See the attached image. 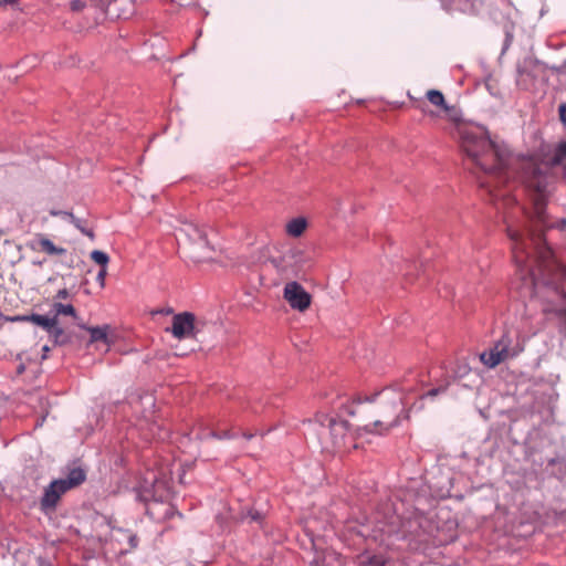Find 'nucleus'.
Segmentation results:
<instances>
[{
  "label": "nucleus",
  "mask_w": 566,
  "mask_h": 566,
  "mask_svg": "<svg viewBox=\"0 0 566 566\" xmlns=\"http://www.w3.org/2000/svg\"><path fill=\"white\" fill-rule=\"evenodd\" d=\"M512 241L513 261L516 268V289L523 297L537 295L539 286H546L560 295L564 307L557 311L564 322L563 332L566 334V292L560 284L566 282V268L558 263L552 249L547 245L542 233L532 230L520 231L507 227Z\"/></svg>",
  "instance_id": "f257e3e1"
},
{
  "label": "nucleus",
  "mask_w": 566,
  "mask_h": 566,
  "mask_svg": "<svg viewBox=\"0 0 566 566\" xmlns=\"http://www.w3.org/2000/svg\"><path fill=\"white\" fill-rule=\"evenodd\" d=\"M459 135L467 159L484 174V178H479V185L488 191L491 200H501L504 206L516 203L515 197L497 189L500 185L507 184L514 174L509 147L493 140L481 125L461 126Z\"/></svg>",
  "instance_id": "f03ea898"
},
{
  "label": "nucleus",
  "mask_w": 566,
  "mask_h": 566,
  "mask_svg": "<svg viewBox=\"0 0 566 566\" xmlns=\"http://www.w3.org/2000/svg\"><path fill=\"white\" fill-rule=\"evenodd\" d=\"M395 521L399 522L403 533L432 535L434 532H448L457 526V520L439 497H395L391 503Z\"/></svg>",
  "instance_id": "7ed1b4c3"
},
{
  "label": "nucleus",
  "mask_w": 566,
  "mask_h": 566,
  "mask_svg": "<svg viewBox=\"0 0 566 566\" xmlns=\"http://www.w3.org/2000/svg\"><path fill=\"white\" fill-rule=\"evenodd\" d=\"M413 391L415 388L412 386H408L405 382L396 384L371 396H366L364 399L358 398L357 401L345 403L340 410L344 415L355 416V402H377L376 410L379 418L358 430L366 433L386 434L392 428L399 426L402 419L408 418V411L406 410L407 399Z\"/></svg>",
  "instance_id": "20e7f679"
},
{
  "label": "nucleus",
  "mask_w": 566,
  "mask_h": 566,
  "mask_svg": "<svg viewBox=\"0 0 566 566\" xmlns=\"http://www.w3.org/2000/svg\"><path fill=\"white\" fill-rule=\"evenodd\" d=\"M349 431L346 420L336 419L325 413H317L314 419L304 421V434L317 439L323 450L339 449L345 443Z\"/></svg>",
  "instance_id": "39448f33"
},
{
  "label": "nucleus",
  "mask_w": 566,
  "mask_h": 566,
  "mask_svg": "<svg viewBox=\"0 0 566 566\" xmlns=\"http://www.w3.org/2000/svg\"><path fill=\"white\" fill-rule=\"evenodd\" d=\"M524 350V340L517 332L506 331L492 347L480 355L481 361L489 368L517 357Z\"/></svg>",
  "instance_id": "423d86ee"
},
{
  "label": "nucleus",
  "mask_w": 566,
  "mask_h": 566,
  "mask_svg": "<svg viewBox=\"0 0 566 566\" xmlns=\"http://www.w3.org/2000/svg\"><path fill=\"white\" fill-rule=\"evenodd\" d=\"M520 179L525 188L537 195L538 199H542L547 195L549 176L538 166L531 163L525 164Z\"/></svg>",
  "instance_id": "0eeeda50"
},
{
  "label": "nucleus",
  "mask_w": 566,
  "mask_h": 566,
  "mask_svg": "<svg viewBox=\"0 0 566 566\" xmlns=\"http://www.w3.org/2000/svg\"><path fill=\"white\" fill-rule=\"evenodd\" d=\"M166 331L177 339L190 338L200 332V323L193 313L182 312L172 316L171 326Z\"/></svg>",
  "instance_id": "6e6552de"
},
{
  "label": "nucleus",
  "mask_w": 566,
  "mask_h": 566,
  "mask_svg": "<svg viewBox=\"0 0 566 566\" xmlns=\"http://www.w3.org/2000/svg\"><path fill=\"white\" fill-rule=\"evenodd\" d=\"M284 298L293 310L305 311L311 305V295L296 281L285 284Z\"/></svg>",
  "instance_id": "1a4fd4ad"
},
{
  "label": "nucleus",
  "mask_w": 566,
  "mask_h": 566,
  "mask_svg": "<svg viewBox=\"0 0 566 566\" xmlns=\"http://www.w3.org/2000/svg\"><path fill=\"white\" fill-rule=\"evenodd\" d=\"M261 412V406L259 402L242 401L239 407H230L226 410L228 422L232 428L239 426V423L248 422L251 416L259 415Z\"/></svg>",
  "instance_id": "9d476101"
},
{
  "label": "nucleus",
  "mask_w": 566,
  "mask_h": 566,
  "mask_svg": "<svg viewBox=\"0 0 566 566\" xmlns=\"http://www.w3.org/2000/svg\"><path fill=\"white\" fill-rule=\"evenodd\" d=\"M441 7L450 14L476 15L482 7L480 0H440Z\"/></svg>",
  "instance_id": "9b49d317"
},
{
  "label": "nucleus",
  "mask_w": 566,
  "mask_h": 566,
  "mask_svg": "<svg viewBox=\"0 0 566 566\" xmlns=\"http://www.w3.org/2000/svg\"><path fill=\"white\" fill-rule=\"evenodd\" d=\"M181 235L200 249H210L205 229L192 222L185 223L184 227L179 229L177 239L180 240Z\"/></svg>",
  "instance_id": "f8f14e48"
},
{
  "label": "nucleus",
  "mask_w": 566,
  "mask_h": 566,
  "mask_svg": "<svg viewBox=\"0 0 566 566\" xmlns=\"http://www.w3.org/2000/svg\"><path fill=\"white\" fill-rule=\"evenodd\" d=\"M80 327L90 333V343L102 342L106 346H111L113 344V340L109 337L111 326L108 324L102 326L81 325Z\"/></svg>",
  "instance_id": "ddd939ff"
},
{
  "label": "nucleus",
  "mask_w": 566,
  "mask_h": 566,
  "mask_svg": "<svg viewBox=\"0 0 566 566\" xmlns=\"http://www.w3.org/2000/svg\"><path fill=\"white\" fill-rule=\"evenodd\" d=\"M387 562L388 559L384 554L370 551L358 554L355 560L357 566H385Z\"/></svg>",
  "instance_id": "4468645a"
},
{
  "label": "nucleus",
  "mask_w": 566,
  "mask_h": 566,
  "mask_svg": "<svg viewBox=\"0 0 566 566\" xmlns=\"http://www.w3.org/2000/svg\"><path fill=\"white\" fill-rule=\"evenodd\" d=\"M46 333L50 340H52L53 345L55 346H63L71 342V337L59 325V318H55V321L53 322V326L49 327Z\"/></svg>",
  "instance_id": "2eb2a0df"
},
{
  "label": "nucleus",
  "mask_w": 566,
  "mask_h": 566,
  "mask_svg": "<svg viewBox=\"0 0 566 566\" xmlns=\"http://www.w3.org/2000/svg\"><path fill=\"white\" fill-rule=\"evenodd\" d=\"M35 243L38 249L49 255H64L66 254V249L56 247L53 241L44 235H39L35 239Z\"/></svg>",
  "instance_id": "dca6fc26"
},
{
  "label": "nucleus",
  "mask_w": 566,
  "mask_h": 566,
  "mask_svg": "<svg viewBox=\"0 0 566 566\" xmlns=\"http://www.w3.org/2000/svg\"><path fill=\"white\" fill-rule=\"evenodd\" d=\"M64 476L69 485L76 488L86 480V471L80 465L67 467Z\"/></svg>",
  "instance_id": "f3484780"
},
{
  "label": "nucleus",
  "mask_w": 566,
  "mask_h": 566,
  "mask_svg": "<svg viewBox=\"0 0 566 566\" xmlns=\"http://www.w3.org/2000/svg\"><path fill=\"white\" fill-rule=\"evenodd\" d=\"M74 489L67 484L65 476L55 479L44 489L43 495H63L67 491Z\"/></svg>",
  "instance_id": "a211bd4d"
},
{
  "label": "nucleus",
  "mask_w": 566,
  "mask_h": 566,
  "mask_svg": "<svg viewBox=\"0 0 566 566\" xmlns=\"http://www.w3.org/2000/svg\"><path fill=\"white\" fill-rule=\"evenodd\" d=\"M447 390V387L446 386H439V387H436V388H432L423 394H421L419 396V399L417 401H415L411 407L409 408L408 411H419L423 408V399L426 398H433L442 392H444Z\"/></svg>",
  "instance_id": "6ab92c4d"
},
{
  "label": "nucleus",
  "mask_w": 566,
  "mask_h": 566,
  "mask_svg": "<svg viewBox=\"0 0 566 566\" xmlns=\"http://www.w3.org/2000/svg\"><path fill=\"white\" fill-rule=\"evenodd\" d=\"M531 62L525 61L523 65L517 67V84L527 90L531 85L532 80L534 78L532 72L528 70V64Z\"/></svg>",
  "instance_id": "aec40b11"
},
{
  "label": "nucleus",
  "mask_w": 566,
  "mask_h": 566,
  "mask_svg": "<svg viewBox=\"0 0 566 566\" xmlns=\"http://www.w3.org/2000/svg\"><path fill=\"white\" fill-rule=\"evenodd\" d=\"M56 316L49 317L36 313L29 314V322L42 327L45 332L53 326Z\"/></svg>",
  "instance_id": "412c9836"
},
{
  "label": "nucleus",
  "mask_w": 566,
  "mask_h": 566,
  "mask_svg": "<svg viewBox=\"0 0 566 566\" xmlns=\"http://www.w3.org/2000/svg\"><path fill=\"white\" fill-rule=\"evenodd\" d=\"M305 228H306L305 219L294 218L287 223L286 231L290 235L298 237L303 233Z\"/></svg>",
  "instance_id": "4be33fe9"
},
{
  "label": "nucleus",
  "mask_w": 566,
  "mask_h": 566,
  "mask_svg": "<svg viewBox=\"0 0 566 566\" xmlns=\"http://www.w3.org/2000/svg\"><path fill=\"white\" fill-rule=\"evenodd\" d=\"M335 558L332 552L315 553L313 558L308 562L311 566H331V560Z\"/></svg>",
  "instance_id": "5701e85b"
},
{
  "label": "nucleus",
  "mask_w": 566,
  "mask_h": 566,
  "mask_svg": "<svg viewBox=\"0 0 566 566\" xmlns=\"http://www.w3.org/2000/svg\"><path fill=\"white\" fill-rule=\"evenodd\" d=\"M52 311L54 312L53 316H56V318H59V315L76 316V310L72 304L56 302L52 305Z\"/></svg>",
  "instance_id": "b1692460"
},
{
  "label": "nucleus",
  "mask_w": 566,
  "mask_h": 566,
  "mask_svg": "<svg viewBox=\"0 0 566 566\" xmlns=\"http://www.w3.org/2000/svg\"><path fill=\"white\" fill-rule=\"evenodd\" d=\"M427 97L432 105L442 107L446 111L449 109V106L446 104L444 96L440 91L430 90L427 93Z\"/></svg>",
  "instance_id": "393cba45"
},
{
  "label": "nucleus",
  "mask_w": 566,
  "mask_h": 566,
  "mask_svg": "<svg viewBox=\"0 0 566 566\" xmlns=\"http://www.w3.org/2000/svg\"><path fill=\"white\" fill-rule=\"evenodd\" d=\"M565 160H566V140L560 142L555 147V149L553 151V156H552V164L560 165Z\"/></svg>",
  "instance_id": "a878e982"
},
{
  "label": "nucleus",
  "mask_w": 566,
  "mask_h": 566,
  "mask_svg": "<svg viewBox=\"0 0 566 566\" xmlns=\"http://www.w3.org/2000/svg\"><path fill=\"white\" fill-rule=\"evenodd\" d=\"M208 437L217 440H232L239 437V432H234L231 429L222 431L211 430L208 432Z\"/></svg>",
  "instance_id": "bb28decb"
},
{
  "label": "nucleus",
  "mask_w": 566,
  "mask_h": 566,
  "mask_svg": "<svg viewBox=\"0 0 566 566\" xmlns=\"http://www.w3.org/2000/svg\"><path fill=\"white\" fill-rule=\"evenodd\" d=\"M62 497H41V510L46 514L51 515Z\"/></svg>",
  "instance_id": "cd10ccee"
},
{
  "label": "nucleus",
  "mask_w": 566,
  "mask_h": 566,
  "mask_svg": "<svg viewBox=\"0 0 566 566\" xmlns=\"http://www.w3.org/2000/svg\"><path fill=\"white\" fill-rule=\"evenodd\" d=\"M244 516L249 517L252 522L261 523L265 516V511L253 506L247 509Z\"/></svg>",
  "instance_id": "c85d7f7f"
},
{
  "label": "nucleus",
  "mask_w": 566,
  "mask_h": 566,
  "mask_svg": "<svg viewBox=\"0 0 566 566\" xmlns=\"http://www.w3.org/2000/svg\"><path fill=\"white\" fill-rule=\"evenodd\" d=\"M91 259L102 266H107V263L109 261V256L101 250L92 251Z\"/></svg>",
  "instance_id": "c756f323"
},
{
  "label": "nucleus",
  "mask_w": 566,
  "mask_h": 566,
  "mask_svg": "<svg viewBox=\"0 0 566 566\" xmlns=\"http://www.w3.org/2000/svg\"><path fill=\"white\" fill-rule=\"evenodd\" d=\"M3 319L12 323L29 322V315L3 316Z\"/></svg>",
  "instance_id": "7c9ffc66"
},
{
  "label": "nucleus",
  "mask_w": 566,
  "mask_h": 566,
  "mask_svg": "<svg viewBox=\"0 0 566 566\" xmlns=\"http://www.w3.org/2000/svg\"><path fill=\"white\" fill-rule=\"evenodd\" d=\"M51 214L55 216V217H62L63 219L67 220L70 223H71L72 219L75 217L72 212L63 211V210L51 211Z\"/></svg>",
  "instance_id": "2f4dec72"
},
{
  "label": "nucleus",
  "mask_w": 566,
  "mask_h": 566,
  "mask_svg": "<svg viewBox=\"0 0 566 566\" xmlns=\"http://www.w3.org/2000/svg\"><path fill=\"white\" fill-rule=\"evenodd\" d=\"M420 484V481H412V486L408 488L407 492L408 493H411L413 492L412 495H416V496H419V495H426L427 491L426 490H420V491H416V485Z\"/></svg>",
  "instance_id": "473e14b6"
},
{
  "label": "nucleus",
  "mask_w": 566,
  "mask_h": 566,
  "mask_svg": "<svg viewBox=\"0 0 566 566\" xmlns=\"http://www.w3.org/2000/svg\"><path fill=\"white\" fill-rule=\"evenodd\" d=\"M127 539L129 549H135L138 546L139 539L136 534L129 533Z\"/></svg>",
  "instance_id": "72a5a7b5"
},
{
  "label": "nucleus",
  "mask_w": 566,
  "mask_h": 566,
  "mask_svg": "<svg viewBox=\"0 0 566 566\" xmlns=\"http://www.w3.org/2000/svg\"><path fill=\"white\" fill-rule=\"evenodd\" d=\"M71 223L77 229L80 230L81 232L84 231V229L86 228L85 227V222L84 220L77 218V217H74L71 221Z\"/></svg>",
  "instance_id": "f704fd0d"
},
{
  "label": "nucleus",
  "mask_w": 566,
  "mask_h": 566,
  "mask_svg": "<svg viewBox=\"0 0 566 566\" xmlns=\"http://www.w3.org/2000/svg\"><path fill=\"white\" fill-rule=\"evenodd\" d=\"M70 297V292L67 289H61L57 291L55 298L57 300H66Z\"/></svg>",
  "instance_id": "c9c22d12"
},
{
  "label": "nucleus",
  "mask_w": 566,
  "mask_h": 566,
  "mask_svg": "<svg viewBox=\"0 0 566 566\" xmlns=\"http://www.w3.org/2000/svg\"><path fill=\"white\" fill-rule=\"evenodd\" d=\"M558 112L560 120L566 124V103L559 105Z\"/></svg>",
  "instance_id": "e433bc0d"
},
{
  "label": "nucleus",
  "mask_w": 566,
  "mask_h": 566,
  "mask_svg": "<svg viewBox=\"0 0 566 566\" xmlns=\"http://www.w3.org/2000/svg\"><path fill=\"white\" fill-rule=\"evenodd\" d=\"M106 275V266H102L99 272L97 273L96 280L101 283V285H104V280Z\"/></svg>",
  "instance_id": "4c0bfd02"
},
{
  "label": "nucleus",
  "mask_w": 566,
  "mask_h": 566,
  "mask_svg": "<svg viewBox=\"0 0 566 566\" xmlns=\"http://www.w3.org/2000/svg\"><path fill=\"white\" fill-rule=\"evenodd\" d=\"M552 228H556L562 231L565 230L566 229V219H560V220L556 221L554 224H552Z\"/></svg>",
  "instance_id": "58836bf2"
},
{
  "label": "nucleus",
  "mask_w": 566,
  "mask_h": 566,
  "mask_svg": "<svg viewBox=\"0 0 566 566\" xmlns=\"http://www.w3.org/2000/svg\"><path fill=\"white\" fill-rule=\"evenodd\" d=\"M82 233L86 237H88L91 240L95 239L94 231L92 229H88L87 227L82 231Z\"/></svg>",
  "instance_id": "ea45409f"
},
{
  "label": "nucleus",
  "mask_w": 566,
  "mask_h": 566,
  "mask_svg": "<svg viewBox=\"0 0 566 566\" xmlns=\"http://www.w3.org/2000/svg\"><path fill=\"white\" fill-rule=\"evenodd\" d=\"M511 42H512V36L510 34H506L502 53H504L507 50V48L510 46Z\"/></svg>",
  "instance_id": "a19ab883"
},
{
  "label": "nucleus",
  "mask_w": 566,
  "mask_h": 566,
  "mask_svg": "<svg viewBox=\"0 0 566 566\" xmlns=\"http://www.w3.org/2000/svg\"><path fill=\"white\" fill-rule=\"evenodd\" d=\"M549 465L551 467H557L558 472L560 474H563V475H566V473H565V470H566L565 463H563V464H549Z\"/></svg>",
  "instance_id": "79ce46f5"
},
{
  "label": "nucleus",
  "mask_w": 566,
  "mask_h": 566,
  "mask_svg": "<svg viewBox=\"0 0 566 566\" xmlns=\"http://www.w3.org/2000/svg\"><path fill=\"white\" fill-rule=\"evenodd\" d=\"M38 563L39 566H52L51 562L43 557H39Z\"/></svg>",
  "instance_id": "37998d69"
},
{
  "label": "nucleus",
  "mask_w": 566,
  "mask_h": 566,
  "mask_svg": "<svg viewBox=\"0 0 566 566\" xmlns=\"http://www.w3.org/2000/svg\"><path fill=\"white\" fill-rule=\"evenodd\" d=\"M51 348L48 345H44L42 347V359H46L49 356Z\"/></svg>",
  "instance_id": "c03bdc74"
},
{
  "label": "nucleus",
  "mask_w": 566,
  "mask_h": 566,
  "mask_svg": "<svg viewBox=\"0 0 566 566\" xmlns=\"http://www.w3.org/2000/svg\"><path fill=\"white\" fill-rule=\"evenodd\" d=\"M170 2L178 3L179 6H186L190 0H169Z\"/></svg>",
  "instance_id": "a18cd8bd"
},
{
  "label": "nucleus",
  "mask_w": 566,
  "mask_h": 566,
  "mask_svg": "<svg viewBox=\"0 0 566 566\" xmlns=\"http://www.w3.org/2000/svg\"><path fill=\"white\" fill-rule=\"evenodd\" d=\"M241 436L247 440H251L255 434L251 432H242Z\"/></svg>",
  "instance_id": "49530a36"
},
{
  "label": "nucleus",
  "mask_w": 566,
  "mask_h": 566,
  "mask_svg": "<svg viewBox=\"0 0 566 566\" xmlns=\"http://www.w3.org/2000/svg\"><path fill=\"white\" fill-rule=\"evenodd\" d=\"M156 504H163L164 503V497H156V496H153L150 497Z\"/></svg>",
  "instance_id": "de8ad7c7"
},
{
  "label": "nucleus",
  "mask_w": 566,
  "mask_h": 566,
  "mask_svg": "<svg viewBox=\"0 0 566 566\" xmlns=\"http://www.w3.org/2000/svg\"><path fill=\"white\" fill-rule=\"evenodd\" d=\"M15 0H0V6H7L14 3Z\"/></svg>",
  "instance_id": "09e8293b"
},
{
  "label": "nucleus",
  "mask_w": 566,
  "mask_h": 566,
  "mask_svg": "<svg viewBox=\"0 0 566 566\" xmlns=\"http://www.w3.org/2000/svg\"><path fill=\"white\" fill-rule=\"evenodd\" d=\"M81 3L80 1H73L72 2V9L77 10L80 8Z\"/></svg>",
  "instance_id": "8fccbe9b"
}]
</instances>
